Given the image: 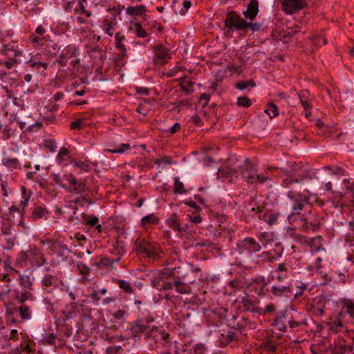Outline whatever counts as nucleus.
<instances>
[{
  "mask_svg": "<svg viewBox=\"0 0 354 354\" xmlns=\"http://www.w3.org/2000/svg\"><path fill=\"white\" fill-rule=\"evenodd\" d=\"M316 172L297 165L283 179L281 185L288 189V197L292 201V214H299L304 207L309 204L311 193L304 187L305 183L315 179Z\"/></svg>",
  "mask_w": 354,
  "mask_h": 354,
  "instance_id": "nucleus-1",
  "label": "nucleus"
},
{
  "mask_svg": "<svg viewBox=\"0 0 354 354\" xmlns=\"http://www.w3.org/2000/svg\"><path fill=\"white\" fill-rule=\"evenodd\" d=\"M274 324L279 330L285 332L287 325L290 328L294 329L307 326L308 322L305 315L292 309L278 315L275 319Z\"/></svg>",
  "mask_w": 354,
  "mask_h": 354,
  "instance_id": "nucleus-2",
  "label": "nucleus"
},
{
  "mask_svg": "<svg viewBox=\"0 0 354 354\" xmlns=\"http://www.w3.org/2000/svg\"><path fill=\"white\" fill-rule=\"evenodd\" d=\"M13 271L18 275V283L23 288L21 290H14V298L19 304L33 301L35 297L32 292L34 290V277L31 274H21L17 270Z\"/></svg>",
  "mask_w": 354,
  "mask_h": 354,
  "instance_id": "nucleus-3",
  "label": "nucleus"
},
{
  "mask_svg": "<svg viewBox=\"0 0 354 354\" xmlns=\"http://www.w3.org/2000/svg\"><path fill=\"white\" fill-rule=\"evenodd\" d=\"M46 263V260L39 249L37 247L26 251H21L16 258L17 266L24 267L30 264L35 267H40Z\"/></svg>",
  "mask_w": 354,
  "mask_h": 354,
  "instance_id": "nucleus-4",
  "label": "nucleus"
},
{
  "mask_svg": "<svg viewBox=\"0 0 354 354\" xmlns=\"http://www.w3.org/2000/svg\"><path fill=\"white\" fill-rule=\"evenodd\" d=\"M135 250L142 257L156 259L158 256L159 247L154 243L144 239H138L135 242Z\"/></svg>",
  "mask_w": 354,
  "mask_h": 354,
  "instance_id": "nucleus-5",
  "label": "nucleus"
},
{
  "mask_svg": "<svg viewBox=\"0 0 354 354\" xmlns=\"http://www.w3.org/2000/svg\"><path fill=\"white\" fill-rule=\"evenodd\" d=\"M62 179L66 183H60L61 186L68 192L80 194L86 190V180H78L73 174L67 173L64 174Z\"/></svg>",
  "mask_w": 354,
  "mask_h": 354,
  "instance_id": "nucleus-6",
  "label": "nucleus"
},
{
  "mask_svg": "<svg viewBox=\"0 0 354 354\" xmlns=\"http://www.w3.org/2000/svg\"><path fill=\"white\" fill-rule=\"evenodd\" d=\"M40 285L45 292L51 293L63 286V281L56 274L46 273L41 278Z\"/></svg>",
  "mask_w": 354,
  "mask_h": 354,
  "instance_id": "nucleus-7",
  "label": "nucleus"
},
{
  "mask_svg": "<svg viewBox=\"0 0 354 354\" xmlns=\"http://www.w3.org/2000/svg\"><path fill=\"white\" fill-rule=\"evenodd\" d=\"M326 326L330 334H337L343 332L346 328L344 312L339 311L331 315L330 321L326 323Z\"/></svg>",
  "mask_w": 354,
  "mask_h": 354,
  "instance_id": "nucleus-8",
  "label": "nucleus"
},
{
  "mask_svg": "<svg viewBox=\"0 0 354 354\" xmlns=\"http://www.w3.org/2000/svg\"><path fill=\"white\" fill-rule=\"evenodd\" d=\"M224 23L225 26L231 31L243 30H244L245 20L235 11H230L227 13Z\"/></svg>",
  "mask_w": 354,
  "mask_h": 354,
  "instance_id": "nucleus-9",
  "label": "nucleus"
},
{
  "mask_svg": "<svg viewBox=\"0 0 354 354\" xmlns=\"http://www.w3.org/2000/svg\"><path fill=\"white\" fill-rule=\"evenodd\" d=\"M236 248L240 254L244 253L245 252L252 254L259 252L261 249V245L254 239L246 237L237 243Z\"/></svg>",
  "mask_w": 354,
  "mask_h": 354,
  "instance_id": "nucleus-10",
  "label": "nucleus"
},
{
  "mask_svg": "<svg viewBox=\"0 0 354 354\" xmlns=\"http://www.w3.org/2000/svg\"><path fill=\"white\" fill-rule=\"evenodd\" d=\"M281 4L283 10L288 15H292L306 6V0H283Z\"/></svg>",
  "mask_w": 354,
  "mask_h": 354,
  "instance_id": "nucleus-11",
  "label": "nucleus"
},
{
  "mask_svg": "<svg viewBox=\"0 0 354 354\" xmlns=\"http://www.w3.org/2000/svg\"><path fill=\"white\" fill-rule=\"evenodd\" d=\"M235 173L240 172L243 178H247L251 183H254V178L256 175V169L251 165L249 159H245V165L240 166L234 171Z\"/></svg>",
  "mask_w": 354,
  "mask_h": 354,
  "instance_id": "nucleus-12",
  "label": "nucleus"
},
{
  "mask_svg": "<svg viewBox=\"0 0 354 354\" xmlns=\"http://www.w3.org/2000/svg\"><path fill=\"white\" fill-rule=\"evenodd\" d=\"M275 275H272V279H277L279 282H282L290 277V272L285 263L276 265V269L273 272Z\"/></svg>",
  "mask_w": 354,
  "mask_h": 354,
  "instance_id": "nucleus-13",
  "label": "nucleus"
},
{
  "mask_svg": "<svg viewBox=\"0 0 354 354\" xmlns=\"http://www.w3.org/2000/svg\"><path fill=\"white\" fill-rule=\"evenodd\" d=\"M169 277L165 272L161 277H153L151 280V285L159 291L171 290L174 288V283L166 281L165 278Z\"/></svg>",
  "mask_w": 354,
  "mask_h": 354,
  "instance_id": "nucleus-14",
  "label": "nucleus"
},
{
  "mask_svg": "<svg viewBox=\"0 0 354 354\" xmlns=\"http://www.w3.org/2000/svg\"><path fill=\"white\" fill-rule=\"evenodd\" d=\"M217 337L221 346H225L230 342L238 340L236 333L230 330L218 331L217 333Z\"/></svg>",
  "mask_w": 354,
  "mask_h": 354,
  "instance_id": "nucleus-15",
  "label": "nucleus"
},
{
  "mask_svg": "<svg viewBox=\"0 0 354 354\" xmlns=\"http://www.w3.org/2000/svg\"><path fill=\"white\" fill-rule=\"evenodd\" d=\"M155 62L163 64L167 59L170 58L168 50L162 44L156 45L153 47Z\"/></svg>",
  "mask_w": 354,
  "mask_h": 354,
  "instance_id": "nucleus-16",
  "label": "nucleus"
},
{
  "mask_svg": "<svg viewBox=\"0 0 354 354\" xmlns=\"http://www.w3.org/2000/svg\"><path fill=\"white\" fill-rule=\"evenodd\" d=\"M187 265L176 266L171 270H166L165 274L174 277V280H183L187 275Z\"/></svg>",
  "mask_w": 354,
  "mask_h": 354,
  "instance_id": "nucleus-17",
  "label": "nucleus"
},
{
  "mask_svg": "<svg viewBox=\"0 0 354 354\" xmlns=\"http://www.w3.org/2000/svg\"><path fill=\"white\" fill-rule=\"evenodd\" d=\"M259 12V1L257 0H250L247 10L243 12L245 19L253 21Z\"/></svg>",
  "mask_w": 354,
  "mask_h": 354,
  "instance_id": "nucleus-18",
  "label": "nucleus"
},
{
  "mask_svg": "<svg viewBox=\"0 0 354 354\" xmlns=\"http://www.w3.org/2000/svg\"><path fill=\"white\" fill-rule=\"evenodd\" d=\"M268 290L274 297H281L291 292L290 285L289 283L274 284Z\"/></svg>",
  "mask_w": 354,
  "mask_h": 354,
  "instance_id": "nucleus-19",
  "label": "nucleus"
},
{
  "mask_svg": "<svg viewBox=\"0 0 354 354\" xmlns=\"http://www.w3.org/2000/svg\"><path fill=\"white\" fill-rule=\"evenodd\" d=\"M302 227L306 230H317L320 226V222L316 215L310 214L305 217L302 221Z\"/></svg>",
  "mask_w": 354,
  "mask_h": 354,
  "instance_id": "nucleus-20",
  "label": "nucleus"
},
{
  "mask_svg": "<svg viewBox=\"0 0 354 354\" xmlns=\"http://www.w3.org/2000/svg\"><path fill=\"white\" fill-rule=\"evenodd\" d=\"M49 214L50 212L44 205H37L31 209L30 217L32 220L46 219Z\"/></svg>",
  "mask_w": 354,
  "mask_h": 354,
  "instance_id": "nucleus-21",
  "label": "nucleus"
},
{
  "mask_svg": "<svg viewBox=\"0 0 354 354\" xmlns=\"http://www.w3.org/2000/svg\"><path fill=\"white\" fill-rule=\"evenodd\" d=\"M158 335H160V339L162 340H164L167 345H170V335L168 333H166L165 331L159 330L156 326L152 327V328L149 331H147L145 333V337L148 338L151 337H156Z\"/></svg>",
  "mask_w": 354,
  "mask_h": 354,
  "instance_id": "nucleus-22",
  "label": "nucleus"
},
{
  "mask_svg": "<svg viewBox=\"0 0 354 354\" xmlns=\"http://www.w3.org/2000/svg\"><path fill=\"white\" fill-rule=\"evenodd\" d=\"M72 167L74 170L77 171V174H81L88 172L91 168V162L89 160H74L72 162Z\"/></svg>",
  "mask_w": 354,
  "mask_h": 354,
  "instance_id": "nucleus-23",
  "label": "nucleus"
},
{
  "mask_svg": "<svg viewBox=\"0 0 354 354\" xmlns=\"http://www.w3.org/2000/svg\"><path fill=\"white\" fill-rule=\"evenodd\" d=\"M299 98L300 100V103L304 109L305 116L306 118H308L309 116L311 115L312 105L308 100V92L302 91L299 95Z\"/></svg>",
  "mask_w": 354,
  "mask_h": 354,
  "instance_id": "nucleus-24",
  "label": "nucleus"
},
{
  "mask_svg": "<svg viewBox=\"0 0 354 354\" xmlns=\"http://www.w3.org/2000/svg\"><path fill=\"white\" fill-rule=\"evenodd\" d=\"M342 305L341 311L344 312V315L346 313L349 317L354 319V301L350 299L344 298L342 299Z\"/></svg>",
  "mask_w": 354,
  "mask_h": 354,
  "instance_id": "nucleus-25",
  "label": "nucleus"
},
{
  "mask_svg": "<svg viewBox=\"0 0 354 354\" xmlns=\"http://www.w3.org/2000/svg\"><path fill=\"white\" fill-rule=\"evenodd\" d=\"M256 301L249 297H244L242 300L243 308L245 311H250L261 314V309L255 306Z\"/></svg>",
  "mask_w": 354,
  "mask_h": 354,
  "instance_id": "nucleus-26",
  "label": "nucleus"
},
{
  "mask_svg": "<svg viewBox=\"0 0 354 354\" xmlns=\"http://www.w3.org/2000/svg\"><path fill=\"white\" fill-rule=\"evenodd\" d=\"M75 53L69 48H64L57 59V62L62 66L66 65L68 59L73 57Z\"/></svg>",
  "mask_w": 354,
  "mask_h": 354,
  "instance_id": "nucleus-27",
  "label": "nucleus"
},
{
  "mask_svg": "<svg viewBox=\"0 0 354 354\" xmlns=\"http://www.w3.org/2000/svg\"><path fill=\"white\" fill-rule=\"evenodd\" d=\"M113 248L111 250V254L117 256L115 259V262L118 263L120 260L121 257L125 252L124 244L122 241H117L113 245Z\"/></svg>",
  "mask_w": 354,
  "mask_h": 354,
  "instance_id": "nucleus-28",
  "label": "nucleus"
},
{
  "mask_svg": "<svg viewBox=\"0 0 354 354\" xmlns=\"http://www.w3.org/2000/svg\"><path fill=\"white\" fill-rule=\"evenodd\" d=\"M148 326L144 324L142 319L137 320L131 326V331L135 337H139L142 333L147 331Z\"/></svg>",
  "mask_w": 354,
  "mask_h": 354,
  "instance_id": "nucleus-29",
  "label": "nucleus"
},
{
  "mask_svg": "<svg viewBox=\"0 0 354 354\" xmlns=\"http://www.w3.org/2000/svg\"><path fill=\"white\" fill-rule=\"evenodd\" d=\"M322 236H317L311 239H309L306 243L310 248L312 252H319L321 250H324L322 243Z\"/></svg>",
  "mask_w": 354,
  "mask_h": 354,
  "instance_id": "nucleus-30",
  "label": "nucleus"
},
{
  "mask_svg": "<svg viewBox=\"0 0 354 354\" xmlns=\"http://www.w3.org/2000/svg\"><path fill=\"white\" fill-rule=\"evenodd\" d=\"M174 287L176 288V290L177 292L180 294H190L191 293V287L190 286L182 281V280H174L173 283Z\"/></svg>",
  "mask_w": 354,
  "mask_h": 354,
  "instance_id": "nucleus-31",
  "label": "nucleus"
},
{
  "mask_svg": "<svg viewBox=\"0 0 354 354\" xmlns=\"http://www.w3.org/2000/svg\"><path fill=\"white\" fill-rule=\"evenodd\" d=\"M21 305L15 308V311L19 313V317L23 320H28L31 319V310L30 306L24 303L20 304Z\"/></svg>",
  "mask_w": 354,
  "mask_h": 354,
  "instance_id": "nucleus-32",
  "label": "nucleus"
},
{
  "mask_svg": "<svg viewBox=\"0 0 354 354\" xmlns=\"http://www.w3.org/2000/svg\"><path fill=\"white\" fill-rule=\"evenodd\" d=\"M13 52H14L15 57L8 58L3 63L4 66L8 69H11L12 67H14L15 66H17V64H20V62H21V61L17 59V57H20L22 55V51L15 49V50H13Z\"/></svg>",
  "mask_w": 354,
  "mask_h": 354,
  "instance_id": "nucleus-33",
  "label": "nucleus"
},
{
  "mask_svg": "<svg viewBox=\"0 0 354 354\" xmlns=\"http://www.w3.org/2000/svg\"><path fill=\"white\" fill-rule=\"evenodd\" d=\"M125 40V36L120 32H117L115 35V48L119 50L122 55L127 53V48L125 45L124 44V41Z\"/></svg>",
  "mask_w": 354,
  "mask_h": 354,
  "instance_id": "nucleus-34",
  "label": "nucleus"
},
{
  "mask_svg": "<svg viewBox=\"0 0 354 354\" xmlns=\"http://www.w3.org/2000/svg\"><path fill=\"white\" fill-rule=\"evenodd\" d=\"M113 282L118 285L119 288L122 289L127 294H133L135 289L129 281L123 279H113Z\"/></svg>",
  "mask_w": 354,
  "mask_h": 354,
  "instance_id": "nucleus-35",
  "label": "nucleus"
},
{
  "mask_svg": "<svg viewBox=\"0 0 354 354\" xmlns=\"http://www.w3.org/2000/svg\"><path fill=\"white\" fill-rule=\"evenodd\" d=\"M351 351L352 346L345 344L343 342L339 341L335 344L333 353L334 354H345L346 353L351 352Z\"/></svg>",
  "mask_w": 354,
  "mask_h": 354,
  "instance_id": "nucleus-36",
  "label": "nucleus"
},
{
  "mask_svg": "<svg viewBox=\"0 0 354 354\" xmlns=\"http://www.w3.org/2000/svg\"><path fill=\"white\" fill-rule=\"evenodd\" d=\"M146 7L143 5L136 6H129L126 9V13L128 15H136V16H141L143 13L146 12Z\"/></svg>",
  "mask_w": 354,
  "mask_h": 354,
  "instance_id": "nucleus-37",
  "label": "nucleus"
},
{
  "mask_svg": "<svg viewBox=\"0 0 354 354\" xmlns=\"http://www.w3.org/2000/svg\"><path fill=\"white\" fill-rule=\"evenodd\" d=\"M115 24L105 19L102 24V30L109 36L112 37L114 34Z\"/></svg>",
  "mask_w": 354,
  "mask_h": 354,
  "instance_id": "nucleus-38",
  "label": "nucleus"
},
{
  "mask_svg": "<svg viewBox=\"0 0 354 354\" xmlns=\"http://www.w3.org/2000/svg\"><path fill=\"white\" fill-rule=\"evenodd\" d=\"M70 158V151L66 147L60 148L59 153L56 158V161L58 165H62L65 161Z\"/></svg>",
  "mask_w": 354,
  "mask_h": 354,
  "instance_id": "nucleus-39",
  "label": "nucleus"
},
{
  "mask_svg": "<svg viewBox=\"0 0 354 354\" xmlns=\"http://www.w3.org/2000/svg\"><path fill=\"white\" fill-rule=\"evenodd\" d=\"M29 66L35 68L37 70H39L41 68H43L44 70H46L48 68V64L46 62H42L37 60L36 56L32 57L30 60L27 62Z\"/></svg>",
  "mask_w": 354,
  "mask_h": 354,
  "instance_id": "nucleus-40",
  "label": "nucleus"
},
{
  "mask_svg": "<svg viewBox=\"0 0 354 354\" xmlns=\"http://www.w3.org/2000/svg\"><path fill=\"white\" fill-rule=\"evenodd\" d=\"M21 192L23 200L20 201L19 205L20 207H21V214L23 216L25 214V208L27 207L28 204L31 193H27L26 189L24 187H21Z\"/></svg>",
  "mask_w": 354,
  "mask_h": 354,
  "instance_id": "nucleus-41",
  "label": "nucleus"
},
{
  "mask_svg": "<svg viewBox=\"0 0 354 354\" xmlns=\"http://www.w3.org/2000/svg\"><path fill=\"white\" fill-rule=\"evenodd\" d=\"M129 29L132 30L138 37L145 38L147 37L148 33L147 31L142 27L141 24L139 23H134Z\"/></svg>",
  "mask_w": 354,
  "mask_h": 354,
  "instance_id": "nucleus-42",
  "label": "nucleus"
},
{
  "mask_svg": "<svg viewBox=\"0 0 354 354\" xmlns=\"http://www.w3.org/2000/svg\"><path fill=\"white\" fill-rule=\"evenodd\" d=\"M167 223L174 231H180V224L176 218V214L171 215L167 220Z\"/></svg>",
  "mask_w": 354,
  "mask_h": 354,
  "instance_id": "nucleus-43",
  "label": "nucleus"
},
{
  "mask_svg": "<svg viewBox=\"0 0 354 354\" xmlns=\"http://www.w3.org/2000/svg\"><path fill=\"white\" fill-rule=\"evenodd\" d=\"M256 86V83L254 80H250L248 81H240L235 84V87L239 90H245L248 87L253 88Z\"/></svg>",
  "mask_w": 354,
  "mask_h": 354,
  "instance_id": "nucleus-44",
  "label": "nucleus"
},
{
  "mask_svg": "<svg viewBox=\"0 0 354 354\" xmlns=\"http://www.w3.org/2000/svg\"><path fill=\"white\" fill-rule=\"evenodd\" d=\"M265 112L268 114L270 118H273L279 115L277 106L272 104H268Z\"/></svg>",
  "mask_w": 354,
  "mask_h": 354,
  "instance_id": "nucleus-45",
  "label": "nucleus"
},
{
  "mask_svg": "<svg viewBox=\"0 0 354 354\" xmlns=\"http://www.w3.org/2000/svg\"><path fill=\"white\" fill-rule=\"evenodd\" d=\"M141 223L142 225L151 223L157 224L158 223V218L153 214H149L143 217L141 220Z\"/></svg>",
  "mask_w": 354,
  "mask_h": 354,
  "instance_id": "nucleus-46",
  "label": "nucleus"
},
{
  "mask_svg": "<svg viewBox=\"0 0 354 354\" xmlns=\"http://www.w3.org/2000/svg\"><path fill=\"white\" fill-rule=\"evenodd\" d=\"M98 222H99V219L95 216H93H93H87V215L84 216V223L86 225H88L91 227H95L96 225H97Z\"/></svg>",
  "mask_w": 354,
  "mask_h": 354,
  "instance_id": "nucleus-47",
  "label": "nucleus"
},
{
  "mask_svg": "<svg viewBox=\"0 0 354 354\" xmlns=\"http://www.w3.org/2000/svg\"><path fill=\"white\" fill-rule=\"evenodd\" d=\"M236 104L239 106L248 108L251 106V100L245 96L239 97L237 98Z\"/></svg>",
  "mask_w": 354,
  "mask_h": 354,
  "instance_id": "nucleus-48",
  "label": "nucleus"
},
{
  "mask_svg": "<svg viewBox=\"0 0 354 354\" xmlns=\"http://www.w3.org/2000/svg\"><path fill=\"white\" fill-rule=\"evenodd\" d=\"M325 306L324 305H319L315 306L313 309V313L315 316L317 317H323L325 315Z\"/></svg>",
  "mask_w": 354,
  "mask_h": 354,
  "instance_id": "nucleus-49",
  "label": "nucleus"
},
{
  "mask_svg": "<svg viewBox=\"0 0 354 354\" xmlns=\"http://www.w3.org/2000/svg\"><path fill=\"white\" fill-rule=\"evenodd\" d=\"M174 191L175 194H181L185 193V190L184 189L183 183L182 182H180L177 177L175 178Z\"/></svg>",
  "mask_w": 354,
  "mask_h": 354,
  "instance_id": "nucleus-50",
  "label": "nucleus"
},
{
  "mask_svg": "<svg viewBox=\"0 0 354 354\" xmlns=\"http://www.w3.org/2000/svg\"><path fill=\"white\" fill-rule=\"evenodd\" d=\"M129 149L130 145L129 144H122L118 148L114 149H107V151L113 153H122Z\"/></svg>",
  "mask_w": 354,
  "mask_h": 354,
  "instance_id": "nucleus-51",
  "label": "nucleus"
},
{
  "mask_svg": "<svg viewBox=\"0 0 354 354\" xmlns=\"http://www.w3.org/2000/svg\"><path fill=\"white\" fill-rule=\"evenodd\" d=\"M194 85V82L189 81V82H182L180 84V86L181 89L186 93H192L193 92L192 86Z\"/></svg>",
  "mask_w": 354,
  "mask_h": 354,
  "instance_id": "nucleus-52",
  "label": "nucleus"
},
{
  "mask_svg": "<svg viewBox=\"0 0 354 354\" xmlns=\"http://www.w3.org/2000/svg\"><path fill=\"white\" fill-rule=\"evenodd\" d=\"M259 243L262 245H266L270 242L269 234L268 232H261L258 235Z\"/></svg>",
  "mask_w": 354,
  "mask_h": 354,
  "instance_id": "nucleus-53",
  "label": "nucleus"
},
{
  "mask_svg": "<svg viewBox=\"0 0 354 354\" xmlns=\"http://www.w3.org/2000/svg\"><path fill=\"white\" fill-rule=\"evenodd\" d=\"M261 28V25L259 23H252V22H248L245 20V24L244 26V30L247 28H250L252 31H259Z\"/></svg>",
  "mask_w": 354,
  "mask_h": 354,
  "instance_id": "nucleus-54",
  "label": "nucleus"
},
{
  "mask_svg": "<svg viewBox=\"0 0 354 354\" xmlns=\"http://www.w3.org/2000/svg\"><path fill=\"white\" fill-rule=\"evenodd\" d=\"M207 351L205 345L203 344H197L193 348V354H205Z\"/></svg>",
  "mask_w": 354,
  "mask_h": 354,
  "instance_id": "nucleus-55",
  "label": "nucleus"
},
{
  "mask_svg": "<svg viewBox=\"0 0 354 354\" xmlns=\"http://www.w3.org/2000/svg\"><path fill=\"white\" fill-rule=\"evenodd\" d=\"M263 348L267 351L274 352L277 350V345L272 340H268L263 343Z\"/></svg>",
  "mask_w": 354,
  "mask_h": 354,
  "instance_id": "nucleus-56",
  "label": "nucleus"
},
{
  "mask_svg": "<svg viewBox=\"0 0 354 354\" xmlns=\"http://www.w3.org/2000/svg\"><path fill=\"white\" fill-rule=\"evenodd\" d=\"M263 219L270 225H273L277 220V215L269 214H263Z\"/></svg>",
  "mask_w": 354,
  "mask_h": 354,
  "instance_id": "nucleus-57",
  "label": "nucleus"
},
{
  "mask_svg": "<svg viewBox=\"0 0 354 354\" xmlns=\"http://www.w3.org/2000/svg\"><path fill=\"white\" fill-rule=\"evenodd\" d=\"M77 268L80 273L82 275H87L90 273V268L83 263H78Z\"/></svg>",
  "mask_w": 354,
  "mask_h": 354,
  "instance_id": "nucleus-58",
  "label": "nucleus"
},
{
  "mask_svg": "<svg viewBox=\"0 0 354 354\" xmlns=\"http://www.w3.org/2000/svg\"><path fill=\"white\" fill-rule=\"evenodd\" d=\"M227 70L232 75L239 74L241 73V71L240 66H236V65H234V64H229V65H227Z\"/></svg>",
  "mask_w": 354,
  "mask_h": 354,
  "instance_id": "nucleus-59",
  "label": "nucleus"
},
{
  "mask_svg": "<svg viewBox=\"0 0 354 354\" xmlns=\"http://www.w3.org/2000/svg\"><path fill=\"white\" fill-rule=\"evenodd\" d=\"M3 164L8 167L17 168L19 165V161L17 158H10L6 160Z\"/></svg>",
  "mask_w": 354,
  "mask_h": 354,
  "instance_id": "nucleus-60",
  "label": "nucleus"
},
{
  "mask_svg": "<svg viewBox=\"0 0 354 354\" xmlns=\"http://www.w3.org/2000/svg\"><path fill=\"white\" fill-rule=\"evenodd\" d=\"M89 297L92 299V301L96 304H97L99 301L101 299L99 292L94 289L91 292Z\"/></svg>",
  "mask_w": 354,
  "mask_h": 354,
  "instance_id": "nucleus-61",
  "label": "nucleus"
},
{
  "mask_svg": "<svg viewBox=\"0 0 354 354\" xmlns=\"http://www.w3.org/2000/svg\"><path fill=\"white\" fill-rule=\"evenodd\" d=\"M127 315V312L123 310V309H121V310H116L113 314V316L114 318L117 319H119V320H121V319H123L124 316Z\"/></svg>",
  "mask_w": 354,
  "mask_h": 354,
  "instance_id": "nucleus-62",
  "label": "nucleus"
},
{
  "mask_svg": "<svg viewBox=\"0 0 354 354\" xmlns=\"http://www.w3.org/2000/svg\"><path fill=\"white\" fill-rule=\"evenodd\" d=\"M116 263L115 259H110L107 257L102 258L100 261V264L105 266H113V265Z\"/></svg>",
  "mask_w": 354,
  "mask_h": 354,
  "instance_id": "nucleus-63",
  "label": "nucleus"
},
{
  "mask_svg": "<svg viewBox=\"0 0 354 354\" xmlns=\"http://www.w3.org/2000/svg\"><path fill=\"white\" fill-rule=\"evenodd\" d=\"M210 99V95L207 93H203L199 97V102L203 104V106H206Z\"/></svg>",
  "mask_w": 354,
  "mask_h": 354,
  "instance_id": "nucleus-64",
  "label": "nucleus"
}]
</instances>
